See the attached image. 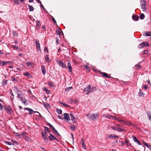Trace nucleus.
<instances>
[{"label": "nucleus", "mask_w": 151, "mask_h": 151, "mask_svg": "<svg viewBox=\"0 0 151 151\" xmlns=\"http://www.w3.org/2000/svg\"><path fill=\"white\" fill-rule=\"evenodd\" d=\"M28 135L27 133L23 132L22 135L23 136V137L24 138L25 140L29 142L30 140V139L29 137L28 136Z\"/></svg>", "instance_id": "obj_4"}, {"label": "nucleus", "mask_w": 151, "mask_h": 151, "mask_svg": "<svg viewBox=\"0 0 151 151\" xmlns=\"http://www.w3.org/2000/svg\"><path fill=\"white\" fill-rule=\"evenodd\" d=\"M10 63V62L7 61V62H4V61L0 60V65L1 66H4L5 64H6L7 63Z\"/></svg>", "instance_id": "obj_14"}, {"label": "nucleus", "mask_w": 151, "mask_h": 151, "mask_svg": "<svg viewBox=\"0 0 151 151\" xmlns=\"http://www.w3.org/2000/svg\"><path fill=\"white\" fill-rule=\"evenodd\" d=\"M44 90L45 91H46V92L47 93H50V91L46 88H45L44 89Z\"/></svg>", "instance_id": "obj_55"}, {"label": "nucleus", "mask_w": 151, "mask_h": 151, "mask_svg": "<svg viewBox=\"0 0 151 151\" xmlns=\"http://www.w3.org/2000/svg\"><path fill=\"white\" fill-rule=\"evenodd\" d=\"M146 147L151 150V145L147 144Z\"/></svg>", "instance_id": "obj_61"}, {"label": "nucleus", "mask_w": 151, "mask_h": 151, "mask_svg": "<svg viewBox=\"0 0 151 151\" xmlns=\"http://www.w3.org/2000/svg\"><path fill=\"white\" fill-rule=\"evenodd\" d=\"M25 110H26L28 111L29 112V113H32L34 112V113H40L39 112H38L37 111H34L32 109H30L29 108H24Z\"/></svg>", "instance_id": "obj_9"}, {"label": "nucleus", "mask_w": 151, "mask_h": 151, "mask_svg": "<svg viewBox=\"0 0 151 151\" xmlns=\"http://www.w3.org/2000/svg\"><path fill=\"white\" fill-rule=\"evenodd\" d=\"M12 47H13L14 49H15L17 50H18L19 49V47L16 45H12Z\"/></svg>", "instance_id": "obj_48"}, {"label": "nucleus", "mask_w": 151, "mask_h": 151, "mask_svg": "<svg viewBox=\"0 0 151 151\" xmlns=\"http://www.w3.org/2000/svg\"><path fill=\"white\" fill-rule=\"evenodd\" d=\"M44 50L45 52H48V50L47 49V48L46 47H45L44 48Z\"/></svg>", "instance_id": "obj_62"}, {"label": "nucleus", "mask_w": 151, "mask_h": 151, "mask_svg": "<svg viewBox=\"0 0 151 151\" xmlns=\"http://www.w3.org/2000/svg\"><path fill=\"white\" fill-rule=\"evenodd\" d=\"M111 128H112L114 130H116V131H117L119 130V128H118L111 127Z\"/></svg>", "instance_id": "obj_58"}, {"label": "nucleus", "mask_w": 151, "mask_h": 151, "mask_svg": "<svg viewBox=\"0 0 151 151\" xmlns=\"http://www.w3.org/2000/svg\"><path fill=\"white\" fill-rule=\"evenodd\" d=\"M86 116L89 119L94 121L98 117L97 114H87Z\"/></svg>", "instance_id": "obj_2"}, {"label": "nucleus", "mask_w": 151, "mask_h": 151, "mask_svg": "<svg viewBox=\"0 0 151 151\" xmlns=\"http://www.w3.org/2000/svg\"><path fill=\"white\" fill-rule=\"evenodd\" d=\"M90 89L91 86L90 85H89L87 87H86V88L84 89V92L86 91V94H88L90 93Z\"/></svg>", "instance_id": "obj_8"}, {"label": "nucleus", "mask_w": 151, "mask_h": 151, "mask_svg": "<svg viewBox=\"0 0 151 151\" xmlns=\"http://www.w3.org/2000/svg\"><path fill=\"white\" fill-rule=\"evenodd\" d=\"M14 90L15 92L17 94V95H18L19 94L21 93H22L21 91H19L18 89L16 87H14Z\"/></svg>", "instance_id": "obj_18"}, {"label": "nucleus", "mask_w": 151, "mask_h": 151, "mask_svg": "<svg viewBox=\"0 0 151 151\" xmlns=\"http://www.w3.org/2000/svg\"><path fill=\"white\" fill-rule=\"evenodd\" d=\"M133 139L135 142L137 140H138L137 137L134 136L133 137Z\"/></svg>", "instance_id": "obj_54"}, {"label": "nucleus", "mask_w": 151, "mask_h": 151, "mask_svg": "<svg viewBox=\"0 0 151 151\" xmlns=\"http://www.w3.org/2000/svg\"><path fill=\"white\" fill-rule=\"evenodd\" d=\"M67 65L68 68L69 70L71 72L72 71V68L69 61Z\"/></svg>", "instance_id": "obj_16"}, {"label": "nucleus", "mask_w": 151, "mask_h": 151, "mask_svg": "<svg viewBox=\"0 0 151 151\" xmlns=\"http://www.w3.org/2000/svg\"><path fill=\"white\" fill-rule=\"evenodd\" d=\"M141 8L142 9L143 11H145L147 9L146 7V5H142L141 6Z\"/></svg>", "instance_id": "obj_26"}, {"label": "nucleus", "mask_w": 151, "mask_h": 151, "mask_svg": "<svg viewBox=\"0 0 151 151\" xmlns=\"http://www.w3.org/2000/svg\"><path fill=\"white\" fill-rule=\"evenodd\" d=\"M4 109L5 110H6V112L7 113L10 112L11 111H12V109L10 106H8L7 107H6L5 106H4Z\"/></svg>", "instance_id": "obj_10"}, {"label": "nucleus", "mask_w": 151, "mask_h": 151, "mask_svg": "<svg viewBox=\"0 0 151 151\" xmlns=\"http://www.w3.org/2000/svg\"><path fill=\"white\" fill-rule=\"evenodd\" d=\"M109 118L110 119H111V118H112V119H114L118 121L119 122L122 123V124H123V122L124 121V120L120 119L119 118L113 117L110 115L109 116Z\"/></svg>", "instance_id": "obj_6"}, {"label": "nucleus", "mask_w": 151, "mask_h": 151, "mask_svg": "<svg viewBox=\"0 0 151 151\" xmlns=\"http://www.w3.org/2000/svg\"><path fill=\"white\" fill-rule=\"evenodd\" d=\"M142 143H143V144L144 145H145V146H146L147 145V144L146 142H144V141H142Z\"/></svg>", "instance_id": "obj_64"}, {"label": "nucleus", "mask_w": 151, "mask_h": 151, "mask_svg": "<svg viewBox=\"0 0 151 151\" xmlns=\"http://www.w3.org/2000/svg\"><path fill=\"white\" fill-rule=\"evenodd\" d=\"M56 43L57 44H58L59 43V38L58 37H56Z\"/></svg>", "instance_id": "obj_53"}, {"label": "nucleus", "mask_w": 151, "mask_h": 151, "mask_svg": "<svg viewBox=\"0 0 151 151\" xmlns=\"http://www.w3.org/2000/svg\"><path fill=\"white\" fill-rule=\"evenodd\" d=\"M48 84L50 86L52 87H53L54 85L53 84V83L51 82H49L48 83Z\"/></svg>", "instance_id": "obj_44"}, {"label": "nucleus", "mask_w": 151, "mask_h": 151, "mask_svg": "<svg viewBox=\"0 0 151 151\" xmlns=\"http://www.w3.org/2000/svg\"><path fill=\"white\" fill-rule=\"evenodd\" d=\"M41 69L42 73L45 75L46 73L45 69V66L43 65H42L41 67Z\"/></svg>", "instance_id": "obj_20"}, {"label": "nucleus", "mask_w": 151, "mask_h": 151, "mask_svg": "<svg viewBox=\"0 0 151 151\" xmlns=\"http://www.w3.org/2000/svg\"><path fill=\"white\" fill-rule=\"evenodd\" d=\"M143 86V87L145 89H147L148 88V86L146 85H144Z\"/></svg>", "instance_id": "obj_63"}, {"label": "nucleus", "mask_w": 151, "mask_h": 151, "mask_svg": "<svg viewBox=\"0 0 151 151\" xmlns=\"http://www.w3.org/2000/svg\"><path fill=\"white\" fill-rule=\"evenodd\" d=\"M90 92L92 91H94L96 90V89L95 87H92V88H91Z\"/></svg>", "instance_id": "obj_40"}, {"label": "nucleus", "mask_w": 151, "mask_h": 151, "mask_svg": "<svg viewBox=\"0 0 151 151\" xmlns=\"http://www.w3.org/2000/svg\"><path fill=\"white\" fill-rule=\"evenodd\" d=\"M60 30H56V34L58 35H60L61 33H60Z\"/></svg>", "instance_id": "obj_42"}, {"label": "nucleus", "mask_w": 151, "mask_h": 151, "mask_svg": "<svg viewBox=\"0 0 151 151\" xmlns=\"http://www.w3.org/2000/svg\"><path fill=\"white\" fill-rule=\"evenodd\" d=\"M23 75L27 76L30 77L31 74L27 72H25L24 73H23Z\"/></svg>", "instance_id": "obj_25"}, {"label": "nucleus", "mask_w": 151, "mask_h": 151, "mask_svg": "<svg viewBox=\"0 0 151 151\" xmlns=\"http://www.w3.org/2000/svg\"><path fill=\"white\" fill-rule=\"evenodd\" d=\"M135 142H136L139 145H141V143L138 140H137Z\"/></svg>", "instance_id": "obj_60"}, {"label": "nucleus", "mask_w": 151, "mask_h": 151, "mask_svg": "<svg viewBox=\"0 0 151 151\" xmlns=\"http://www.w3.org/2000/svg\"><path fill=\"white\" fill-rule=\"evenodd\" d=\"M45 129L44 131L45 132H50V131L49 129L47 127H44Z\"/></svg>", "instance_id": "obj_29"}, {"label": "nucleus", "mask_w": 151, "mask_h": 151, "mask_svg": "<svg viewBox=\"0 0 151 151\" xmlns=\"http://www.w3.org/2000/svg\"><path fill=\"white\" fill-rule=\"evenodd\" d=\"M104 77L108 78H111L112 77L109 75H108L107 73H104Z\"/></svg>", "instance_id": "obj_32"}, {"label": "nucleus", "mask_w": 151, "mask_h": 151, "mask_svg": "<svg viewBox=\"0 0 151 151\" xmlns=\"http://www.w3.org/2000/svg\"><path fill=\"white\" fill-rule=\"evenodd\" d=\"M40 26V24L39 21H37L36 23V27L37 29H39Z\"/></svg>", "instance_id": "obj_21"}, {"label": "nucleus", "mask_w": 151, "mask_h": 151, "mask_svg": "<svg viewBox=\"0 0 151 151\" xmlns=\"http://www.w3.org/2000/svg\"><path fill=\"white\" fill-rule=\"evenodd\" d=\"M148 118L149 120L151 121V114H150L148 115Z\"/></svg>", "instance_id": "obj_59"}, {"label": "nucleus", "mask_w": 151, "mask_h": 151, "mask_svg": "<svg viewBox=\"0 0 151 151\" xmlns=\"http://www.w3.org/2000/svg\"><path fill=\"white\" fill-rule=\"evenodd\" d=\"M42 138L44 139V140L46 142H48V139L46 136H45L43 137Z\"/></svg>", "instance_id": "obj_39"}, {"label": "nucleus", "mask_w": 151, "mask_h": 151, "mask_svg": "<svg viewBox=\"0 0 151 151\" xmlns=\"http://www.w3.org/2000/svg\"><path fill=\"white\" fill-rule=\"evenodd\" d=\"M45 60L47 62L49 63L50 61V59H49V58L47 56V55H46L45 56Z\"/></svg>", "instance_id": "obj_33"}, {"label": "nucleus", "mask_w": 151, "mask_h": 151, "mask_svg": "<svg viewBox=\"0 0 151 151\" xmlns=\"http://www.w3.org/2000/svg\"><path fill=\"white\" fill-rule=\"evenodd\" d=\"M62 116H58V118L59 119H64L65 120L68 121L70 120V117L68 114H64V115L62 114Z\"/></svg>", "instance_id": "obj_3"}, {"label": "nucleus", "mask_w": 151, "mask_h": 151, "mask_svg": "<svg viewBox=\"0 0 151 151\" xmlns=\"http://www.w3.org/2000/svg\"><path fill=\"white\" fill-rule=\"evenodd\" d=\"M139 17L141 19H143L145 18V16L142 13L140 14Z\"/></svg>", "instance_id": "obj_27"}, {"label": "nucleus", "mask_w": 151, "mask_h": 151, "mask_svg": "<svg viewBox=\"0 0 151 151\" xmlns=\"http://www.w3.org/2000/svg\"><path fill=\"white\" fill-rule=\"evenodd\" d=\"M123 124L124 125H125L128 126L132 125V123L130 122L129 121L126 122L125 121H124L123 122Z\"/></svg>", "instance_id": "obj_12"}, {"label": "nucleus", "mask_w": 151, "mask_h": 151, "mask_svg": "<svg viewBox=\"0 0 151 151\" xmlns=\"http://www.w3.org/2000/svg\"><path fill=\"white\" fill-rule=\"evenodd\" d=\"M55 137L52 134H50V136H49V139L52 141L53 140H54V139H55Z\"/></svg>", "instance_id": "obj_17"}, {"label": "nucleus", "mask_w": 151, "mask_h": 151, "mask_svg": "<svg viewBox=\"0 0 151 151\" xmlns=\"http://www.w3.org/2000/svg\"><path fill=\"white\" fill-rule=\"evenodd\" d=\"M23 96L24 95L22 92L21 93L19 94L18 95V98L19 99L20 101L22 102V103L25 105H27V100L23 97Z\"/></svg>", "instance_id": "obj_1"}, {"label": "nucleus", "mask_w": 151, "mask_h": 151, "mask_svg": "<svg viewBox=\"0 0 151 151\" xmlns=\"http://www.w3.org/2000/svg\"><path fill=\"white\" fill-rule=\"evenodd\" d=\"M145 35L147 36H151V33L150 32H146L145 33Z\"/></svg>", "instance_id": "obj_34"}, {"label": "nucleus", "mask_w": 151, "mask_h": 151, "mask_svg": "<svg viewBox=\"0 0 151 151\" xmlns=\"http://www.w3.org/2000/svg\"><path fill=\"white\" fill-rule=\"evenodd\" d=\"M70 114V116L71 117V119L72 121L73 122V123H76V119L75 117L73 116L72 114Z\"/></svg>", "instance_id": "obj_13"}, {"label": "nucleus", "mask_w": 151, "mask_h": 151, "mask_svg": "<svg viewBox=\"0 0 151 151\" xmlns=\"http://www.w3.org/2000/svg\"><path fill=\"white\" fill-rule=\"evenodd\" d=\"M143 43H144V47H147L149 46V44L147 42H143Z\"/></svg>", "instance_id": "obj_41"}, {"label": "nucleus", "mask_w": 151, "mask_h": 151, "mask_svg": "<svg viewBox=\"0 0 151 151\" xmlns=\"http://www.w3.org/2000/svg\"><path fill=\"white\" fill-rule=\"evenodd\" d=\"M84 142L85 140L83 138H82L81 140V143L82 144V147L83 149L86 150V147L84 143Z\"/></svg>", "instance_id": "obj_11"}, {"label": "nucleus", "mask_w": 151, "mask_h": 151, "mask_svg": "<svg viewBox=\"0 0 151 151\" xmlns=\"http://www.w3.org/2000/svg\"><path fill=\"white\" fill-rule=\"evenodd\" d=\"M53 131H54L56 133V134L58 136H60V135L59 133L58 132L57 130L54 128V129H52Z\"/></svg>", "instance_id": "obj_35"}, {"label": "nucleus", "mask_w": 151, "mask_h": 151, "mask_svg": "<svg viewBox=\"0 0 151 151\" xmlns=\"http://www.w3.org/2000/svg\"><path fill=\"white\" fill-rule=\"evenodd\" d=\"M144 43H143V42L140 43L138 46L139 48H141L143 47H144Z\"/></svg>", "instance_id": "obj_23"}, {"label": "nucleus", "mask_w": 151, "mask_h": 151, "mask_svg": "<svg viewBox=\"0 0 151 151\" xmlns=\"http://www.w3.org/2000/svg\"><path fill=\"white\" fill-rule=\"evenodd\" d=\"M48 125L50 128H51L52 130L54 129V127L50 123H48Z\"/></svg>", "instance_id": "obj_43"}, {"label": "nucleus", "mask_w": 151, "mask_h": 151, "mask_svg": "<svg viewBox=\"0 0 151 151\" xmlns=\"http://www.w3.org/2000/svg\"><path fill=\"white\" fill-rule=\"evenodd\" d=\"M60 104H63V105L64 106H65L66 107H69V106L68 105L65 104V103H64L63 102H61Z\"/></svg>", "instance_id": "obj_47"}, {"label": "nucleus", "mask_w": 151, "mask_h": 151, "mask_svg": "<svg viewBox=\"0 0 151 151\" xmlns=\"http://www.w3.org/2000/svg\"><path fill=\"white\" fill-rule=\"evenodd\" d=\"M6 143L7 145H14V144H12L11 142H6Z\"/></svg>", "instance_id": "obj_46"}, {"label": "nucleus", "mask_w": 151, "mask_h": 151, "mask_svg": "<svg viewBox=\"0 0 151 151\" xmlns=\"http://www.w3.org/2000/svg\"><path fill=\"white\" fill-rule=\"evenodd\" d=\"M15 134H16V136H17V137H20L22 136L21 134H19V133H15Z\"/></svg>", "instance_id": "obj_57"}, {"label": "nucleus", "mask_w": 151, "mask_h": 151, "mask_svg": "<svg viewBox=\"0 0 151 151\" xmlns=\"http://www.w3.org/2000/svg\"><path fill=\"white\" fill-rule=\"evenodd\" d=\"M135 69H138L139 68H142L141 66L140 65H139L137 64V65H135Z\"/></svg>", "instance_id": "obj_30"}, {"label": "nucleus", "mask_w": 151, "mask_h": 151, "mask_svg": "<svg viewBox=\"0 0 151 151\" xmlns=\"http://www.w3.org/2000/svg\"><path fill=\"white\" fill-rule=\"evenodd\" d=\"M56 111L58 113H62V111L61 109H56Z\"/></svg>", "instance_id": "obj_37"}, {"label": "nucleus", "mask_w": 151, "mask_h": 151, "mask_svg": "<svg viewBox=\"0 0 151 151\" xmlns=\"http://www.w3.org/2000/svg\"><path fill=\"white\" fill-rule=\"evenodd\" d=\"M7 83V81L5 80H3L2 83L1 85L2 86H4L6 85Z\"/></svg>", "instance_id": "obj_22"}, {"label": "nucleus", "mask_w": 151, "mask_h": 151, "mask_svg": "<svg viewBox=\"0 0 151 151\" xmlns=\"http://www.w3.org/2000/svg\"><path fill=\"white\" fill-rule=\"evenodd\" d=\"M70 129L72 131H75L76 130V127L75 125H72L70 127Z\"/></svg>", "instance_id": "obj_24"}, {"label": "nucleus", "mask_w": 151, "mask_h": 151, "mask_svg": "<svg viewBox=\"0 0 151 151\" xmlns=\"http://www.w3.org/2000/svg\"><path fill=\"white\" fill-rule=\"evenodd\" d=\"M148 51L147 50H145L143 52L144 54H146L148 55Z\"/></svg>", "instance_id": "obj_51"}, {"label": "nucleus", "mask_w": 151, "mask_h": 151, "mask_svg": "<svg viewBox=\"0 0 151 151\" xmlns=\"http://www.w3.org/2000/svg\"><path fill=\"white\" fill-rule=\"evenodd\" d=\"M138 95L140 97H143L145 94L142 92V91L140 89H139V91L138 93Z\"/></svg>", "instance_id": "obj_19"}, {"label": "nucleus", "mask_w": 151, "mask_h": 151, "mask_svg": "<svg viewBox=\"0 0 151 151\" xmlns=\"http://www.w3.org/2000/svg\"><path fill=\"white\" fill-rule=\"evenodd\" d=\"M132 18L133 20L134 21H137L139 20V17L136 15H133Z\"/></svg>", "instance_id": "obj_15"}, {"label": "nucleus", "mask_w": 151, "mask_h": 151, "mask_svg": "<svg viewBox=\"0 0 151 151\" xmlns=\"http://www.w3.org/2000/svg\"><path fill=\"white\" fill-rule=\"evenodd\" d=\"M28 6L29 7V10L30 11L32 12V11H33V10H34V8H33V7L32 6L30 5H29Z\"/></svg>", "instance_id": "obj_28"}, {"label": "nucleus", "mask_w": 151, "mask_h": 151, "mask_svg": "<svg viewBox=\"0 0 151 151\" xmlns=\"http://www.w3.org/2000/svg\"><path fill=\"white\" fill-rule=\"evenodd\" d=\"M57 63L62 67L64 68H66V66L65 64L64 63L61 61H59L57 62Z\"/></svg>", "instance_id": "obj_7"}, {"label": "nucleus", "mask_w": 151, "mask_h": 151, "mask_svg": "<svg viewBox=\"0 0 151 151\" xmlns=\"http://www.w3.org/2000/svg\"><path fill=\"white\" fill-rule=\"evenodd\" d=\"M13 35L14 36H17V32L15 31H13Z\"/></svg>", "instance_id": "obj_49"}, {"label": "nucleus", "mask_w": 151, "mask_h": 151, "mask_svg": "<svg viewBox=\"0 0 151 151\" xmlns=\"http://www.w3.org/2000/svg\"><path fill=\"white\" fill-rule=\"evenodd\" d=\"M146 5V2L144 0H141V6Z\"/></svg>", "instance_id": "obj_31"}, {"label": "nucleus", "mask_w": 151, "mask_h": 151, "mask_svg": "<svg viewBox=\"0 0 151 151\" xmlns=\"http://www.w3.org/2000/svg\"><path fill=\"white\" fill-rule=\"evenodd\" d=\"M14 2L15 4H20V3L18 0H15L14 1Z\"/></svg>", "instance_id": "obj_52"}, {"label": "nucleus", "mask_w": 151, "mask_h": 151, "mask_svg": "<svg viewBox=\"0 0 151 151\" xmlns=\"http://www.w3.org/2000/svg\"><path fill=\"white\" fill-rule=\"evenodd\" d=\"M35 44L36 45V47L37 48V50L40 52H41V50L40 48V44L39 42V41L38 40H35Z\"/></svg>", "instance_id": "obj_5"}, {"label": "nucleus", "mask_w": 151, "mask_h": 151, "mask_svg": "<svg viewBox=\"0 0 151 151\" xmlns=\"http://www.w3.org/2000/svg\"><path fill=\"white\" fill-rule=\"evenodd\" d=\"M125 142H126V145H127V146H130L131 145L129 143L128 141L126 139L125 140Z\"/></svg>", "instance_id": "obj_50"}, {"label": "nucleus", "mask_w": 151, "mask_h": 151, "mask_svg": "<svg viewBox=\"0 0 151 151\" xmlns=\"http://www.w3.org/2000/svg\"><path fill=\"white\" fill-rule=\"evenodd\" d=\"M73 88V87H69L68 88H66L65 90L66 91H68L69 90H70V89H71Z\"/></svg>", "instance_id": "obj_45"}, {"label": "nucleus", "mask_w": 151, "mask_h": 151, "mask_svg": "<svg viewBox=\"0 0 151 151\" xmlns=\"http://www.w3.org/2000/svg\"><path fill=\"white\" fill-rule=\"evenodd\" d=\"M52 20L54 24H56V21L55 20L54 18L53 17H52Z\"/></svg>", "instance_id": "obj_56"}, {"label": "nucleus", "mask_w": 151, "mask_h": 151, "mask_svg": "<svg viewBox=\"0 0 151 151\" xmlns=\"http://www.w3.org/2000/svg\"><path fill=\"white\" fill-rule=\"evenodd\" d=\"M25 63L28 66H30V65L32 64V63L31 62L27 61Z\"/></svg>", "instance_id": "obj_36"}, {"label": "nucleus", "mask_w": 151, "mask_h": 151, "mask_svg": "<svg viewBox=\"0 0 151 151\" xmlns=\"http://www.w3.org/2000/svg\"><path fill=\"white\" fill-rule=\"evenodd\" d=\"M108 137L111 138V139H114L116 138V136L112 134L111 135Z\"/></svg>", "instance_id": "obj_38"}]
</instances>
